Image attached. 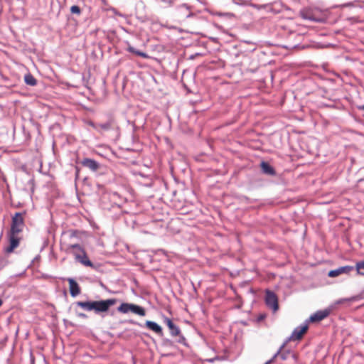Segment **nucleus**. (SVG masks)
<instances>
[{"instance_id":"nucleus-1","label":"nucleus","mask_w":364,"mask_h":364,"mask_svg":"<svg viewBox=\"0 0 364 364\" xmlns=\"http://www.w3.org/2000/svg\"><path fill=\"white\" fill-rule=\"evenodd\" d=\"M117 303L116 299H109L94 301H77V305L87 311H95L96 313L106 312L109 307Z\"/></svg>"},{"instance_id":"nucleus-2","label":"nucleus","mask_w":364,"mask_h":364,"mask_svg":"<svg viewBox=\"0 0 364 364\" xmlns=\"http://www.w3.org/2000/svg\"><path fill=\"white\" fill-rule=\"evenodd\" d=\"M300 16L302 18L321 22L323 20V15L321 10L316 8H305L300 11Z\"/></svg>"},{"instance_id":"nucleus-3","label":"nucleus","mask_w":364,"mask_h":364,"mask_svg":"<svg viewBox=\"0 0 364 364\" xmlns=\"http://www.w3.org/2000/svg\"><path fill=\"white\" fill-rule=\"evenodd\" d=\"M68 249H76V250H79L81 252V254H80L79 252H75V259L78 262H80L82 264H83L84 266L90 267L93 269H95V265L89 259L85 250L81 245H80L78 244L70 245H69Z\"/></svg>"},{"instance_id":"nucleus-4","label":"nucleus","mask_w":364,"mask_h":364,"mask_svg":"<svg viewBox=\"0 0 364 364\" xmlns=\"http://www.w3.org/2000/svg\"><path fill=\"white\" fill-rule=\"evenodd\" d=\"M24 217L21 213H16L11 219V225L9 233L19 234L23 231L24 227Z\"/></svg>"},{"instance_id":"nucleus-5","label":"nucleus","mask_w":364,"mask_h":364,"mask_svg":"<svg viewBox=\"0 0 364 364\" xmlns=\"http://www.w3.org/2000/svg\"><path fill=\"white\" fill-rule=\"evenodd\" d=\"M118 311L122 314H127L129 311L144 316L146 314V311L144 308L133 304L122 303L118 308Z\"/></svg>"},{"instance_id":"nucleus-6","label":"nucleus","mask_w":364,"mask_h":364,"mask_svg":"<svg viewBox=\"0 0 364 364\" xmlns=\"http://www.w3.org/2000/svg\"><path fill=\"white\" fill-rule=\"evenodd\" d=\"M9 245L4 248V252L7 255L11 254L15 249L19 246L21 237L18 234H13L8 232Z\"/></svg>"},{"instance_id":"nucleus-7","label":"nucleus","mask_w":364,"mask_h":364,"mask_svg":"<svg viewBox=\"0 0 364 364\" xmlns=\"http://www.w3.org/2000/svg\"><path fill=\"white\" fill-rule=\"evenodd\" d=\"M265 302L267 306L272 309L273 311H277L278 310V298L273 291L270 290H267L265 291Z\"/></svg>"},{"instance_id":"nucleus-8","label":"nucleus","mask_w":364,"mask_h":364,"mask_svg":"<svg viewBox=\"0 0 364 364\" xmlns=\"http://www.w3.org/2000/svg\"><path fill=\"white\" fill-rule=\"evenodd\" d=\"M164 321L166 324L168 328H169L170 333L172 336H173V337L179 336L180 339L178 341L180 343H182L185 341V338L181 333L180 328L173 323V322L172 321V320L171 318H169L168 317H164Z\"/></svg>"},{"instance_id":"nucleus-9","label":"nucleus","mask_w":364,"mask_h":364,"mask_svg":"<svg viewBox=\"0 0 364 364\" xmlns=\"http://www.w3.org/2000/svg\"><path fill=\"white\" fill-rule=\"evenodd\" d=\"M308 325H303L296 328L289 337L290 341H299L308 331Z\"/></svg>"},{"instance_id":"nucleus-10","label":"nucleus","mask_w":364,"mask_h":364,"mask_svg":"<svg viewBox=\"0 0 364 364\" xmlns=\"http://www.w3.org/2000/svg\"><path fill=\"white\" fill-rule=\"evenodd\" d=\"M331 310L330 309H326L324 310L318 311L314 313L310 317V321L311 322H319L323 319L326 318L331 314Z\"/></svg>"},{"instance_id":"nucleus-11","label":"nucleus","mask_w":364,"mask_h":364,"mask_svg":"<svg viewBox=\"0 0 364 364\" xmlns=\"http://www.w3.org/2000/svg\"><path fill=\"white\" fill-rule=\"evenodd\" d=\"M353 269L354 267L353 266L341 267L336 269L329 271L328 273V276L329 277H336L342 274H349Z\"/></svg>"},{"instance_id":"nucleus-12","label":"nucleus","mask_w":364,"mask_h":364,"mask_svg":"<svg viewBox=\"0 0 364 364\" xmlns=\"http://www.w3.org/2000/svg\"><path fill=\"white\" fill-rule=\"evenodd\" d=\"M115 120L112 116H109L107 121L105 123L98 124V132H107L112 129L114 127Z\"/></svg>"},{"instance_id":"nucleus-13","label":"nucleus","mask_w":364,"mask_h":364,"mask_svg":"<svg viewBox=\"0 0 364 364\" xmlns=\"http://www.w3.org/2000/svg\"><path fill=\"white\" fill-rule=\"evenodd\" d=\"M69 289L70 295L73 297L80 294V288L78 284L72 278H68Z\"/></svg>"},{"instance_id":"nucleus-14","label":"nucleus","mask_w":364,"mask_h":364,"mask_svg":"<svg viewBox=\"0 0 364 364\" xmlns=\"http://www.w3.org/2000/svg\"><path fill=\"white\" fill-rule=\"evenodd\" d=\"M81 164L83 166L90 168L92 171H96L100 168V165L96 161L89 158L84 159Z\"/></svg>"},{"instance_id":"nucleus-15","label":"nucleus","mask_w":364,"mask_h":364,"mask_svg":"<svg viewBox=\"0 0 364 364\" xmlns=\"http://www.w3.org/2000/svg\"><path fill=\"white\" fill-rule=\"evenodd\" d=\"M145 325L149 329L155 332L158 335H159V336L163 335V331H162L161 327L159 325H158L156 323H155L154 321H146Z\"/></svg>"},{"instance_id":"nucleus-16","label":"nucleus","mask_w":364,"mask_h":364,"mask_svg":"<svg viewBox=\"0 0 364 364\" xmlns=\"http://www.w3.org/2000/svg\"><path fill=\"white\" fill-rule=\"evenodd\" d=\"M284 348V345H283L279 350L275 353V355L269 360H267L264 364H272L275 361V359L277 357H280L282 360H286L287 355L286 353H282V350Z\"/></svg>"},{"instance_id":"nucleus-17","label":"nucleus","mask_w":364,"mask_h":364,"mask_svg":"<svg viewBox=\"0 0 364 364\" xmlns=\"http://www.w3.org/2000/svg\"><path fill=\"white\" fill-rule=\"evenodd\" d=\"M261 168L264 173L269 175H274L275 171L274 168L267 162L262 161L261 163Z\"/></svg>"},{"instance_id":"nucleus-18","label":"nucleus","mask_w":364,"mask_h":364,"mask_svg":"<svg viewBox=\"0 0 364 364\" xmlns=\"http://www.w3.org/2000/svg\"><path fill=\"white\" fill-rule=\"evenodd\" d=\"M127 50L130 52V53H134V54H135V55H136L138 56L142 57L143 58H149V55L146 53H144V52H141V51H139V50L135 49L131 45H129L127 46Z\"/></svg>"},{"instance_id":"nucleus-19","label":"nucleus","mask_w":364,"mask_h":364,"mask_svg":"<svg viewBox=\"0 0 364 364\" xmlns=\"http://www.w3.org/2000/svg\"><path fill=\"white\" fill-rule=\"evenodd\" d=\"M357 272V274L364 276V260L358 262L354 267Z\"/></svg>"},{"instance_id":"nucleus-20","label":"nucleus","mask_w":364,"mask_h":364,"mask_svg":"<svg viewBox=\"0 0 364 364\" xmlns=\"http://www.w3.org/2000/svg\"><path fill=\"white\" fill-rule=\"evenodd\" d=\"M24 80L27 85L31 86H34L37 83V80L31 74L26 75L24 77Z\"/></svg>"},{"instance_id":"nucleus-21","label":"nucleus","mask_w":364,"mask_h":364,"mask_svg":"<svg viewBox=\"0 0 364 364\" xmlns=\"http://www.w3.org/2000/svg\"><path fill=\"white\" fill-rule=\"evenodd\" d=\"M70 12L72 14H78L79 15L81 13V10H80V8L78 6L74 5V6H71Z\"/></svg>"},{"instance_id":"nucleus-22","label":"nucleus","mask_w":364,"mask_h":364,"mask_svg":"<svg viewBox=\"0 0 364 364\" xmlns=\"http://www.w3.org/2000/svg\"><path fill=\"white\" fill-rule=\"evenodd\" d=\"M358 2H360L358 0H355L353 2H349V3L344 4L341 5V7L357 6L358 5L356 3H358Z\"/></svg>"},{"instance_id":"nucleus-23","label":"nucleus","mask_w":364,"mask_h":364,"mask_svg":"<svg viewBox=\"0 0 364 364\" xmlns=\"http://www.w3.org/2000/svg\"><path fill=\"white\" fill-rule=\"evenodd\" d=\"M87 124H88V125H90V127H92L93 129H95V130H97L98 132V128H99L98 124L94 123L92 121H89L87 122Z\"/></svg>"},{"instance_id":"nucleus-24","label":"nucleus","mask_w":364,"mask_h":364,"mask_svg":"<svg viewBox=\"0 0 364 364\" xmlns=\"http://www.w3.org/2000/svg\"><path fill=\"white\" fill-rule=\"evenodd\" d=\"M72 250H73V252H73V254L74 255H75V252H79L80 254H81V252H80L79 250H76V249H72Z\"/></svg>"},{"instance_id":"nucleus-25","label":"nucleus","mask_w":364,"mask_h":364,"mask_svg":"<svg viewBox=\"0 0 364 364\" xmlns=\"http://www.w3.org/2000/svg\"><path fill=\"white\" fill-rule=\"evenodd\" d=\"M78 316H80V317H82V318H85V317L87 316H86L85 314H83V313H80V314H78Z\"/></svg>"},{"instance_id":"nucleus-26","label":"nucleus","mask_w":364,"mask_h":364,"mask_svg":"<svg viewBox=\"0 0 364 364\" xmlns=\"http://www.w3.org/2000/svg\"><path fill=\"white\" fill-rule=\"evenodd\" d=\"M358 109H360V110H364V105H361V106H359Z\"/></svg>"},{"instance_id":"nucleus-27","label":"nucleus","mask_w":364,"mask_h":364,"mask_svg":"<svg viewBox=\"0 0 364 364\" xmlns=\"http://www.w3.org/2000/svg\"><path fill=\"white\" fill-rule=\"evenodd\" d=\"M2 305V301L0 299V306Z\"/></svg>"}]
</instances>
